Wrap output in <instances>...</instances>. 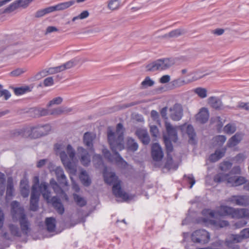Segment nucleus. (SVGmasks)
<instances>
[{
    "instance_id": "1",
    "label": "nucleus",
    "mask_w": 249,
    "mask_h": 249,
    "mask_svg": "<svg viewBox=\"0 0 249 249\" xmlns=\"http://www.w3.org/2000/svg\"><path fill=\"white\" fill-rule=\"evenodd\" d=\"M124 128L121 123H119L116 126V131L113 130L111 126H109L107 129V140L110 145V147L113 152L114 157L112 156L110 152L106 148L102 150L103 154L105 158L109 161H115L117 163L124 164L126 165L127 163L121 157L120 154L116 151L117 150L120 151L124 148Z\"/></svg>"
},
{
    "instance_id": "2",
    "label": "nucleus",
    "mask_w": 249,
    "mask_h": 249,
    "mask_svg": "<svg viewBox=\"0 0 249 249\" xmlns=\"http://www.w3.org/2000/svg\"><path fill=\"white\" fill-rule=\"evenodd\" d=\"M165 126L166 133L163 135V137L168 155L170 154L173 149L172 142H175L178 140L177 131L178 129L181 131L183 135L185 134L188 135L190 143L196 144V134L192 125L184 124L180 126H173L170 123L166 122Z\"/></svg>"
},
{
    "instance_id": "3",
    "label": "nucleus",
    "mask_w": 249,
    "mask_h": 249,
    "mask_svg": "<svg viewBox=\"0 0 249 249\" xmlns=\"http://www.w3.org/2000/svg\"><path fill=\"white\" fill-rule=\"evenodd\" d=\"M11 206L13 217H16V215H19V222L21 230V231L18 226L12 224H9L8 228L11 234L16 237H21L22 232L24 235H27L30 229V224L24 213L23 208L20 207L19 203L17 201H13Z\"/></svg>"
},
{
    "instance_id": "4",
    "label": "nucleus",
    "mask_w": 249,
    "mask_h": 249,
    "mask_svg": "<svg viewBox=\"0 0 249 249\" xmlns=\"http://www.w3.org/2000/svg\"><path fill=\"white\" fill-rule=\"evenodd\" d=\"M105 182L108 185H113V194L118 198H121L124 201H127L132 198V196L124 191L122 188V181L120 180L114 172H108L106 167L103 172Z\"/></svg>"
},
{
    "instance_id": "5",
    "label": "nucleus",
    "mask_w": 249,
    "mask_h": 249,
    "mask_svg": "<svg viewBox=\"0 0 249 249\" xmlns=\"http://www.w3.org/2000/svg\"><path fill=\"white\" fill-rule=\"evenodd\" d=\"M233 171L236 174H241L240 167L236 166L229 174L218 173L213 178L214 181L216 183L224 182L227 185L232 187L238 186L246 183V179L244 177L235 176L233 174Z\"/></svg>"
},
{
    "instance_id": "6",
    "label": "nucleus",
    "mask_w": 249,
    "mask_h": 249,
    "mask_svg": "<svg viewBox=\"0 0 249 249\" xmlns=\"http://www.w3.org/2000/svg\"><path fill=\"white\" fill-rule=\"evenodd\" d=\"M50 129V126L48 124L31 128H23L20 130H15L12 133V136L13 137L20 136L21 137H30L32 139H36L47 135Z\"/></svg>"
},
{
    "instance_id": "7",
    "label": "nucleus",
    "mask_w": 249,
    "mask_h": 249,
    "mask_svg": "<svg viewBox=\"0 0 249 249\" xmlns=\"http://www.w3.org/2000/svg\"><path fill=\"white\" fill-rule=\"evenodd\" d=\"M40 189L42 193L43 198L46 200L47 202L51 203L53 208L57 213L60 215H62L65 211L64 205L61 202L60 199L56 196H53L51 198V192L48 190V184L45 182L40 184Z\"/></svg>"
},
{
    "instance_id": "8",
    "label": "nucleus",
    "mask_w": 249,
    "mask_h": 249,
    "mask_svg": "<svg viewBox=\"0 0 249 249\" xmlns=\"http://www.w3.org/2000/svg\"><path fill=\"white\" fill-rule=\"evenodd\" d=\"M67 152L68 156L64 151L60 152L59 155L64 166L66 168L71 170L73 169V162L75 157V152L70 144L67 145Z\"/></svg>"
},
{
    "instance_id": "9",
    "label": "nucleus",
    "mask_w": 249,
    "mask_h": 249,
    "mask_svg": "<svg viewBox=\"0 0 249 249\" xmlns=\"http://www.w3.org/2000/svg\"><path fill=\"white\" fill-rule=\"evenodd\" d=\"M34 180L35 183L32 187L30 208L32 211H36L38 207V201L40 196V194L37 190V187L39 184L38 177H35Z\"/></svg>"
},
{
    "instance_id": "10",
    "label": "nucleus",
    "mask_w": 249,
    "mask_h": 249,
    "mask_svg": "<svg viewBox=\"0 0 249 249\" xmlns=\"http://www.w3.org/2000/svg\"><path fill=\"white\" fill-rule=\"evenodd\" d=\"M191 240L194 243L205 244L209 242L210 234L205 230H197L192 233Z\"/></svg>"
},
{
    "instance_id": "11",
    "label": "nucleus",
    "mask_w": 249,
    "mask_h": 249,
    "mask_svg": "<svg viewBox=\"0 0 249 249\" xmlns=\"http://www.w3.org/2000/svg\"><path fill=\"white\" fill-rule=\"evenodd\" d=\"M225 201L236 205L246 207L249 205V196L233 195L227 198Z\"/></svg>"
},
{
    "instance_id": "12",
    "label": "nucleus",
    "mask_w": 249,
    "mask_h": 249,
    "mask_svg": "<svg viewBox=\"0 0 249 249\" xmlns=\"http://www.w3.org/2000/svg\"><path fill=\"white\" fill-rule=\"evenodd\" d=\"M169 116L171 119L175 121L181 120L183 115L182 106L179 103H176L169 109Z\"/></svg>"
},
{
    "instance_id": "13",
    "label": "nucleus",
    "mask_w": 249,
    "mask_h": 249,
    "mask_svg": "<svg viewBox=\"0 0 249 249\" xmlns=\"http://www.w3.org/2000/svg\"><path fill=\"white\" fill-rule=\"evenodd\" d=\"M217 212L221 216H230L236 218V208L222 205L217 208Z\"/></svg>"
},
{
    "instance_id": "14",
    "label": "nucleus",
    "mask_w": 249,
    "mask_h": 249,
    "mask_svg": "<svg viewBox=\"0 0 249 249\" xmlns=\"http://www.w3.org/2000/svg\"><path fill=\"white\" fill-rule=\"evenodd\" d=\"M151 156L155 161H160L163 158V153L160 146L157 143H153L151 146Z\"/></svg>"
},
{
    "instance_id": "15",
    "label": "nucleus",
    "mask_w": 249,
    "mask_h": 249,
    "mask_svg": "<svg viewBox=\"0 0 249 249\" xmlns=\"http://www.w3.org/2000/svg\"><path fill=\"white\" fill-rule=\"evenodd\" d=\"M50 184L54 192L59 196L62 199L68 201L69 199L67 195L64 190L59 186L58 183L53 178H52L50 181Z\"/></svg>"
},
{
    "instance_id": "16",
    "label": "nucleus",
    "mask_w": 249,
    "mask_h": 249,
    "mask_svg": "<svg viewBox=\"0 0 249 249\" xmlns=\"http://www.w3.org/2000/svg\"><path fill=\"white\" fill-rule=\"evenodd\" d=\"M209 118L208 109L206 107L201 108L199 112L196 115V120L201 124L206 123Z\"/></svg>"
},
{
    "instance_id": "17",
    "label": "nucleus",
    "mask_w": 249,
    "mask_h": 249,
    "mask_svg": "<svg viewBox=\"0 0 249 249\" xmlns=\"http://www.w3.org/2000/svg\"><path fill=\"white\" fill-rule=\"evenodd\" d=\"M203 222L206 224H209L213 226L215 228L219 229L228 227L229 223L228 221L225 220H208L206 218L203 219Z\"/></svg>"
},
{
    "instance_id": "18",
    "label": "nucleus",
    "mask_w": 249,
    "mask_h": 249,
    "mask_svg": "<svg viewBox=\"0 0 249 249\" xmlns=\"http://www.w3.org/2000/svg\"><path fill=\"white\" fill-rule=\"evenodd\" d=\"M77 150L81 155L80 161L82 164L84 166L88 165L90 162V157L89 153L82 147H79Z\"/></svg>"
},
{
    "instance_id": "19",
    "label": "nucleus",
    "mask_w": 249,
    "mask_h": 249,
    "mask_svg": "<svg viewBox=\"0 0 249 249\" xmlns=\"http://www.w3.org/2000/svg\"><path fill=\"white\" fill-rule=\"evenodd\" d=\"M242 240V237L240 234H230L225 239V244L226 246L230 247L232 244L241 242Z\"/></svg>"
},
{
    "instance_id": "20",
    "label": "nucleus",
    "mask_w": 249,
    "mask_h": 249,
    "mask_svg": "<svg viewBox=\"0 0 249 249\" xmlns=\"http://www.w3.org/2000/svg\"><path fill=\"white\" fill-rule=\"evenodd\" d=\"M208 103L210 106L216 109L220 110L222 108L223 104L221 100L215 96H211L208 99Z\"/></svg>"
},
{
    "instance_id": "21",
    "label": "nucleus",
    "mask_w": 249,
    "mask_h": 249,
    "mask_svg": "<svg viewBox=\"0 0 249 249\" xmlns=\"http://www.w3.org/2000/svg\"><path fill=\"white\" fill-rule=\"evenodd\" d=\"M159 71H162L169 68L173 64V62L169 58H164L157 60Z\"/></svg>"
},
{
    "instance_id": "22",
    "label": "nucleus",
    "mask_w": 249,
    "mask_h": 249,
    "mask_svg": "<svg viewBox=\"0 0 249 249\" xmlns=\"http://www.w3.org/2000/svg\"><path fill=\"white\" fill-rule=\"evenodd\" d=\"M76 65L74 60H71L64 63V64L52 69L54 72H59L67 69H69Z\"/></svg>"
},
{
    "instance_id": "23",
    "label": "nucleus",
    "mask_w": 249,
    "mask_h": 249,
    "mask_svg": "<svg viewBox=\"0 0 249 249\" xmlns=\"http://www.w3.org/2000/svg\"><path fill=\"white\" fill-rule=\"evenodd\" d=\"M57 180L59 183L64 186H68V182L64 171L61 167H57L55 170Z\"/></svg>"
},
{
    "instance_id": "24",
    "label": "nucleus",
    "mask_w": 249,
    "mask_h": 249,
    "mask_svg": "<svg viewBox=\"0 0 249 249\" xmlns=\"http://www.w3.org/2000/svg\"><path fill=\"white\" fill-rule=\"evenodd\" d=\"M94 137V135L89 132L85 133L83 137V142L84 144L90 148V150L91 152L94 151L92 142Z\"/></svg>"
},
{
    "instance_id": "25",
    "label": "nucleus",
    "mask_w": 249,
    "mask_h": 249,
    "mask_svg": "<svg viewBox=\"0 0 249 249\" xmlns=\"http://www.w3.org/2000/svg\"><path fill=\"white\" fill-rule=\"evenodd\" d=\"M243 136V135L242 133H236L229 139L227 143V146L232 147L237 145L242 140Z\"/></svg>"
},
{
    "instance_id": "26",
    "label": "nucleus",
    "mask_w": 249,
    "mask_h": 249,
    "mask_svg": "<svg viewBox=\"0 0 249 249\" xmlns=\"http://www.w3.org/2000/svg\"><path fill=\"white\" fill-rule=\"evenodd\" d=\"M226 151V149L225 148L222 149L216 150L214 153L212 154L210 156V161L213 162L218 161L225 155Z\"/></svg>"
},
{
    "instance_id": "27",
    "label": "nucleus",
    "mask_w": 249,
    "mask_h": 249,
    "mask_svg": "<svg viewBox=\"0 0 249 249\" xmlns=\"http://www.w3.org/2000/svg\"><path fill=\"white\" fill-rule=\"evenodd\" d=\"M45 225L48 231H54L56 228L55 218L53 217H47L45 219Z\"/></svg>"
},
{
    "instance_id": "28",
    "label": "nucleus",
    "mask_w": 249,
    "mask_h": 249,
    "mask_svg": "<svg viewBox=\"0 0 249 249\" xmlns=\"http://www.w3.org/2000/svg\"><path fill=\"white\" fill-rule=\"evenodd\" d=\"M14 192V185L13 179L11 178H9L7 180V185L6 187V199H10L13 195Z\"/></svg>"
},
{
    "instance_id": "29",
    "label": "nucleus",
    "mask_w": 249,
    "mask_h": 249,
    "mask_svg": "<svg viewBox=\"0 0 249 249\" xmlns=\"http://www.w3.org/2000/svg\"><path fill=\"white\" fill-rule=\"evenodd\" d=\"M190 82L191 81H186L184 79L178 78L174 79L170 83V87L171 89H174L181 87Z\"/></svg>"
},
{
    "instance_id": "30",
    "label": "nucleus",
    "mask_w": 249,
    "mask_h": 249,
    "mask_svg": "<svg viewBox=\"0 0 249 249\" xmlns=\"http://www.w3.org/2000/svg\"><path fill=\"white\" fill-rule=\"evenodd\" d=\"M243 218L249 219V209L236 208V218L241 219Z\"/></svg>"
},
{
    "instance_id": "31",
    "label": "nucleus",
    "mask_w": 249,
    "mask_h": 249,
    "mask_svg": "<svg viewBox=\"0 0 249 249\" xmlns=\"http://www.w3.org/2000/svg\"><path fill=\"white\" fill-rule=\"evenodd\" d=\"M79 178L82 183L85 186H89L91 183V179L86 171H82L80 175Z\"/></svg>"
},
{
    "instance_id": "32",
    "label": "nucleus",
    "mask_w": 249,
    "mask_h": 249,
    "mask_svg": "<svg viewBox=\"0 0 249 249\" xmlns=\"http://www.w3.org/2000/svg\"><path fill=\"white\" fill-rule=\"evenodd\" d=\"M75 3L74 0H71L68 1L62 2L56 5V10H63L68 8Z\"/></svg>"
},
{
    "instance_id": "33",
    "label": "nucleus",
    "mask_w": 249,
    "mask_h": 249,
    "mask_svg": "<svg viewBox=\"0 0 249 249\" xmlns=\"http://www.w3.org/2000/svg\"><path fill=\"white\" fill-rule=\"evenodd\" d=\"M72 109L64 107H59L55 108L52 110L51 114L53 115H58L63 113H68L71 111Z\"/></svg>"
},
{
    "instance_id": "34",
    "label": "nucleus",
    "mask_w": 249,
    "mask_h": 249,
    "mask_svg": "<svg viewBox=\"0 0 249 249\" xmlns=\"http://www.w3.org/2000/svg\"><path fill=\"white\" fill-rule=\"evenodd\" d=\"M73 197L74 202L79 206L82 207L85 206L86 205L87 201L84 197L75 193L73 194Z\"/></svg>"
},
{
    "instance_id": "35",
    "label": "nucleus",
    "mask_w": 249,
    "mask_h": 249,
    "mask_svg": "<svg viewBox=\"0 0 249 249\" xmlns=\"http://www.w3.org/2000/svg\"><path fill=\"white\" fill-rule=\"evenodd\" d=\"M127 149L134 152L138 149V145L132 138H129L127 141Z\"/></svg>"
},
{
    "instance_id": "36",
    "label": "nucleus",
    "mask_w": 249,
    "mask_h": 249,
    "mask_svg": "<svg viewBox=\"0 0 249 249\" xmlns=\"http://www.w3.org/2000/svg\"><path fill=\"white\" fill-rule=\"evenodd\" d=\"M193 91L201 98H205L207 95V90L206 89L199 87L194 89Z\"/></svg>"
},
{
    "instance_id": "37",
    "label": "nucleus",
    "mask_w": 249,
    "mask_h": 249,
    "mask_svg": "<svg viewBox=\"0 0 249 249\" xmlns=\"http://www.w3.org/2000/svg\"><path fill=\"white\" fill-rule=\"evenodd\" d=\"M236 126L234 124L229 123L224 127V131L228 134H231L236 131Z\"/></svg>"
},
{
    "instance_id": "38",
    "label": "nucleus",
    "mask_w": 249,
    "mask_h": 249,
    "mask_svg": "<svg viewBox=\"0 0 249 249\" xmlns=\"http://www.w3.org/2000/svg\"><path fill=\"white\" fill-rule=\"evenodd\" d=\"M23 181H21L20 186V194L23 197H27L28 196L29 194V186L27 184H25L24 186H22V183Z\"/></svg>"
},
{
    "instance_id": "39",
    "label": "nucleus",
    "mask_w": 249,
    "mask_h": 249,
    "mask_svg": "<svg viewBox=\"0 0 249 249\" xmlns=\"http://www.w3.org/2000/svg\"><path fill=\"white\" fill-rule=\"evenodd\" d=\"M226 138L223 135H218L213 138V143L216 145H221L226 141Z\"/></svg>"
},
{
    "instance_id": "40",
    "label": "nucleus",
    "mask_w": 249,
    "mask_h": 249,
    "mask_svg": "<svg viewBox=\"0 0 249 249\" xmlns=\"http://www.w3.org/2000/svg\"><path fill=\"white\" fill-rule=\"evenodd\" d=\"M5 181V175L4 174L0 172V196H3L4 193L5 187L4 186Z\"/></svg>"
},
{
    "instance_id": "41",
    "label": "nucleus",
    "mask_w": 249,
    "mask_h": 249,
    "mask_svg": "<svg viewBox=\"0 0 249 249\" xmlns=\"http://www.w3.org/2000/svg\"><path fill=\"white\" fill-rule=\"evenodd\" d=\"M185 33V31L181 29H178L173 30L169 33L168 36L169 37H178Z\"/></svg>"
},
{
    "instance_id": "42",
    "label": "nucleus",
    "mask_w": 249,
    "mask_h": 249,
    "mask_svg": "<svg viewBox=\"0 0 249 249\" xmlns=\"http://www.w3.org/2000/svg\"><path fill=\"white\" fill-rule=\"evenodd\" d=\"M32 111L34 112L36 114V116H45L49 113L48 110L44 108L41 109H39L37 108H33L32 109Z\"/></svg>"
},
{
    "instance_id": "43",
    "label": "nucleus",
    "mask_w": 249,
    "mask_h": 249,
    "mask_svg": "<svg viewBox=\"0 0 249 249\" xmlns=\"http://www.w3.org/2000/svg\"><path fill=\"white\" fill-rule=\"evenodd\" d=\"M146 71H159L157 60L149 64L146 66Z\"/></svg>"
},
{
    "instance_id": "44",
    "label": "nucleus",
    "mask_w": 249,
    "mask_h": 249,
    "mask_svg": "<svg viewBox=\"0 0 249 249\" xmlns=\"http://www.w3.org/2000/svg\"><path fill=\"white\" fill-rule=\"evenodd\" d=\"M154 84V82L149 77H145L144 80L142 82L141 85L144 88L151 87Z\"/></svg>"
},
{
    "instance_id": "45",
    "label": "nucleus",
    "mask_w": 249,
    "mask_h": 249,
    "mask_svg": "<svg viewBox=\"0 0 249 249\" xmlns=\"http://www.w3.org/2000/svg\"><path fill=\"white\" fill-rule=\"evenodd\" d=\"M232 166V163L230 161H225L220 163L219 168L221 171H226L230 169Z\"/></svg>"
},
{
    "instance_id": "46",
    "label": "nucleus",
    "mask_w": 249,
    "mask_h": 249,
    "mask_svg": "<svg viewBox=\"0 0 249 249\" xmlns=\"http://www.w3.org/2000/svg\"><path fill=\"white\" fill-rule=\"evenodd\" d=\"M21 2V1H19L18 2H14L12 3L4 10V12H11L14 11L20 5Z\"/></svg>"
},
{
    "instance_id": "47",
    "label": "nucleus",
    "mask_w": 249,
    "mask_h": 249,
    "mask_svg": "<svg viewBox=\"0 0 249 249\" xmlns=\"http://www.w3.org/2000/svg\"><path fill=\"white\" fill-rule=\"evenodd\" d=\"M89 12L87 10L83 11L80 15L72 18V21H75L77 19H83L89 16Z\"/></svg>"
},
{
    "instance_id": "48",
    "label": "nucleus",
    "mask_w": 249,
    "mask_h": 249,
    "mask_svg": "<svg viewBox=\"0 0 249 249\" xmlns=\"http://www.w3.org/2000/svg\"><path fill=\"white\" fill-rule=\"evenodd\" d=\"M119 7V1L118 0H111L108 4L109 9L114 10L117 9Z\"/></svg>"
},
{
    "instance_id": "49",
    "label": "nucleus",
    "mask_w": 249,
    "mask_h": 249,
    "mask_svg": "<svg viewBox=\"0 0 249 249\" xmlns=\"http://www.w3.org/2000/svg\"><path fill=\"white\" fill-rule=\"evenodd\" d=\"M29 90V88L26 87L24 88L20 87L15 88L14 89L15 94L17 95H19L24 94L26 92Z\"/></svg>"
},
{
    "instance_id": "50",
    "label": "nucleus",
    "mask_w": 249,
    "mask_h": 249,
    "mask_svg": "<svg viewBox=\"0 0 249 249\" xmlns=\"http://www.w3.org/2000/svg\"><path fill=\"white\" fill-rule=\"evenodd\" d=\"M27 71L26 68H18L10 72V75L13 76H18Z\"/></svg>"
},
{
    "instance_id": "51",
    "label": "nucleus",
    "mask_w": 249,
    "mask_h": 249,
    "mask_svg": "<svg viewBox=\"0 0 249 249\" xmlns=\"http://www.w3.org/2000/svg\"><path fill=\"white\" fill-rule=\"evenodd\" d=\"M62 101L63 99L61 97H55L49 102L48 105V107H49L54 105H59L62 102Z\"/></svg>"
},
{
    "instance_id": "52",
    "label": "nucleus",
    "mask_w": 249,
    "mask_h": 249,
    "mask_svg": "<svg viewBox=\"0 0 249 249\" xmlns=\"http://www.w3.org/2000/svg\"><path fill=\"white\" fill-rule=\"evenodd\" d=\"M215 212L209 209H205L202 211V214L205 216H209L213 218L215 215Z\"/></svg>"
},
{
    "instance_id": "53",
    "label": "nucleus",
    "mask_w": 249,
    "mask_h": 249,
    "mask_svg": "<svg viewBox=\"0 0 249 249\" xmlns=\"http://www.w3.org/2000/svg\"><path fill=\"white\" fill-rule=\"evenodd\" d=\"M147 133L146 130L142 128H139L136 131V134L140 140L145 137V135H146Z\"/></svg>"
},
{
    "instance_id": "54",
    "label": "nucleus",
    "mask_w": 249,
    "mask_h": 249,
    "mask_svg": "<svg viewBox=\"0 0 249 249\" xmlns=\"http://www.w3.org/2000/svg\"><path fill=\"white\" fill-rule=\"evenodd\" d=\"M173 163V160L172 157L169 154L168 155L167 154V160L165 164V167L170 169L172 167Z\"/></svg>"
},
{
    "instance_id": "55",
    "label": "nucleus",
    "mask_w": 249,
    "mask_h": 249,
    "mask_svg": "<svg viewBox=\"0 0 249 249\" xmlns=\"http://www.w3.org/2000/svg\"><path fill=\"white\" fill-rule=\"evenodd\" d=\"M184 178H187L188 183L191 185L190 186V188H192L193 186L196 183V180L193 176L192 175H189L188 176L185 175Z\"/></svg>"
},
{
    "instance_id": "56",
    "label": "nucleus",
    "mask_w": 249,
    "mask_h": 249,
    "mask_svg": "<svg viewBox=\"0 0 249 249\" xmlns=\"http://www.w3.org/2000/svg\"><path fill=\"white\" fill-rule=\"evenodd\" d=\"M150 133L153 137H157L159 134V129L156 125H153L150 126Z\"/></svg>"
},
{
    "instance_id": "57",
    "label": "nucleus",
    "mask_w": 249,
    "mask_h": 249,
    "mask_svg": "<svg viewBox=\"0 0 249 249\" xmlns=\"http://www.w3.org/2000/svg\"><path fill=\"white\" fill-rule=\"evenodd\" d=\"M43 83L45 87L51 86L53 84V79L52 77H47L44 79Z\"/></svg>"
},
{
    "instance_id": "58",
    "label": "nucleus",
    "mask_w": 249,
    "mask_h": 249,
    "mask_svg": "<svg viewBox=\"0 0 249 249\" xmlns=\"http://www.w3.org/2000/svg\"><path fill=\"white\" fill-rule=\"evenodd\" d=\"M3 96L5 100H7L11 96V94L9 91L4 89L0 91V97Z\"/></svg>"
},
{
    "instance_id": "59",
    "label": "nucleus",
    "mask_w": 249,
    "mask_h": 249,
    "mask_svg": "<svg viewBox=\"0 0 249 249\" xmlns=\"http://www.w3.org/2000/svg\"><path fill=\"white\" fill-rule=\"evenodd\" d=\"M240 235L242 237V239L249 238V228L242 230L240 232Z\"/></svg>"
},
{
    "instance_id": "60",
    "label": "nucleus",
    "mask_w": 249,
    "mask_h": 249,
    "mask_svg": "<svg viewBox=\"0 0 249 249\" xmlns=\"http://www.w3.org/2000/svg\"><path fill=\"white\" fill-rule=\"evenodd\" d=\"M170 80V76L169 75H164L160 79V82L162 84L168 83Z\"/></svg>"
},
{
    "instance_id": "61",
    "label": "nucleus",
    "mask_w": 249,
    "mask_h": 249,
    "mask_svg": "<svg viewBox=\"0 0 249 249\" xmlns=\"http://www.w3.org/2000/svg\"><path fill=\"white\" fill-rule=\"evenodd\" d=\"M45 15L56 10V6H50L44 9Z\"/></svg>"
},
{
    "instance_id": "62",
    "label": "nucleus",
    "mask_w": 249,
    "mask_h": 249,
    "mask_svg": "<svg viewBox=\"0 0 249 249\" xmlns=\"http://www.w3.org/2000/svg\"><path fill=\"white\" fill-rule=\"evenodd\" d=\"M93 160L94 161H97V163L101 164L103 163L102 158L100 155L96 154L94 155L93 157Z\"/></svg>"
},
{
    "instance_id": "63",
    "label": "nucleus",
    "mask_w": 249,
    "mask_h": 249,
    "mask_svg": "<svg viewBox=\"0 0 249 249\" xmlns=\"http://www.w3.org/2000/svg\"><path fill=\"white\" fill-rule=\"evenodd\" d=\"M140 140L144 144H148L150 141L148 134L147 133L146 135H145V137Z\"/></svg>"
},
{
    "instance_id": "64",
    "label": "nucleus",
    "mask_w": 249,
    "mask_h": 249,
    "mask_svg": "<svg viewBox=\"0 0 249 249\" xmlns=\"http://www.w3.org/2000/svg\"><path fill=\"white\" fill-rule=\"evenodd\" d=\"M238 107L241 108H244L247 110H249V103H245L244 102H241L238 105Z\"/></svg>"
}]
</instances>
